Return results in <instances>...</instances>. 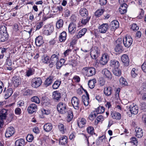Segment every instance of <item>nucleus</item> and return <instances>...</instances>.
Returning <instances> with one entry per match:
<instances>
[{"label": "nucleus", "instance_id": "f257e3e1", "mask_svg": "<svg viewBox=\"0 0 146 146\" xmlns=\"http://www.w3.org/2000/svg\"><path fill=\"white\" fill-rule=\"evenodd\" d=\"M82 73L87 77L91 76L96 74V70L94 67H85L82 70Z\"/></svg>", "mask_w": 146, "mask_h": 146}, {"label": "nucleus", "instance_id": "f03ea898", "mask_svg": "<svg viewBox=\"0 0 146 146\" xmlns=\"http://www.w3.org/2000/svg\"><path fill=\"white\" fill-rule=\"evenodd\" d=\"M57 109L60 113L64 114L67 111V107L66 105L63 102L59 103L57 106Z\"/></svg>", "mask_w": 146, "mask_h": 146}, {"label": "nucleus", "instance_id": "7ed1b4c3", "mask_svg": "<svg viewBox=\"0 0 146 146\" xmlns=\"http://www.w3.org/2000/svg\"><path fill=\"white\" fill-rule=\"evenodd\" d=\"M100 54V50L97 47H93L91 49L90 55L92 58L96 59L99 56Z\"/></svg>", "mask_w": 146, "mask_h": 146}, {"label": "nucleus", "instance_id": "20e7f679", "mask_svg": "<svg viewBox=\"0 0 146 146\" xmlns=\"http://www.w3.org/2000/svg\"><path fill=\"white\" fill-rule=\"evenodd\" d=\"M42 80L40 77H35L31 81V85L34 88H37L40 86L42 83Z\"/></svg>", "mask_w": 146, "mask_h": 146}, {"label": "nucleus", "instance_id": "39448f33", "mask_svg": "<svg viewBox=\"0 0 146 146\" xmlns=\"http://www.w3.org/2000/svg\"><path fill=\"white\" fill-rule=\"evenodd\" d=\"M72 106L74 109L78 110L80 106V101L77 97L74 96L73 97L71 100Z\"/></svg>", "mask_w": 146, "mask_h": 146}, {"label": "nucleus", "instance_id": "423d86ee", "mask_svg": "<svg viewBox=\"0 0 146 146\" xmlns=\"http://www.w3.org/2000/svg\"><path fill=\"white\" fill-rule=\"evenodd\" d=\"M123 41L124 46L126 47L129 48L132 44L133 40L131 36H128L123 38Z\"/></svg>", "mask_w": 146, "mask_h": 146}, {"label": "nucleus", "instance_id": "0eeeda50", "mask_svg": "<svg viewBox=\"0 0 146 146\" xmlns=\"http://www.w3.org/2000/svg\"><path fill=\"white\" fill-rule=\"evenodd\" d=\"M109 26L107 23H104L99 25L98 30L99 33L102 34L106 33L108 29Z\"/></svg>", "mask_w": 146, "mask_h": 146}, {"label": "nucleus", "instance_id": "6e6552de", "mask_svg": "<svg viewBox=\"0 0 146 146\" xmlns=\"http://www.w3.org/2000/svg\"><path fill=\"white\" fill-rule=\"evenodd\" d=\"M15 130L14 127L11 126L7 128L5 133L6 137H9L11 136L15 133Z\"/></svg>", "mask_w": 146, "mask_h": 146}, {"label": "nucleus", "instance_id": "1a4fd4ad", "mask_svg": "<svg viewBox=\"0 0 146 146\" xmlns=\"http://www.w3.org/2000/svg\"><path fill=\"white\" fill-rule=\"evenodd\" d=\"M11 80L12 85L15 87H17L21 83V80L18 76H13Z\"/></svg>", "mask_w": 146, "mask_h": 146}, {"label": "nucleus", "instance_id": "9d476101", "mask_svg": "<svg viewBox=\"0 0 146 146\" xmlns=\"http://www.w3.org/2000/svg\"><path fill=\"white\" fill-rule=\"evenodd\" d=\"M37 110V106L34 104H30L27 108L28 113L30 114H33L34 112H36Z\"/></svg>", "mask_w": 146, "mask_h": 146}, {"label": "nucleus", "instance_id": "9b49d317", "mask_svg": "<svg viewBox=\"0 0 146 146\" xmlns=\"http://www.w3.org/2000/svg\"><path fill=\"white\" fill-rule=\"evenodd\" d=\"M6 88H4L3 92L4 97L5 99H7L9 98L13 93L12 89L11 88H8L7 90Z\"/></svg>", "mask_w": 146, "mask_h": 146}, {"label": "nucleus", "instance_id": "f8f14e48", "mask_svg": "<svg viewBox=\"0 0 146 146\" xmlns=\"http://www.w3.org/2000/svg\"><path fill=\"white\" fill-rule=\"evenodd\" d=\"M102 74L104 78L111 79L112 78V76L111 72L106 68H105L102 70Z\"/></svg>", "mask_w": 146, "mask_h": 146}, {"label": "nucleus", "instance_id": "ddd939ff", "mask_svg": "<svg viewBox=\"0 0 146 146\" xmlns=\"http://www.w3.org/2000/svg\"><path fill=\"white\" fill-rule=\"evenodd\" d=\"M109 59V56L107 53L103 54L100 60V62L102 65H105L108 62Z\"/></svg>", "mask_w": 146, "mask_h": 146}, {"label": "nucleus", "instance_id": "4468645a", "mask_svg": "<svg viewBox=\"0 0 146 146\" xmlns=\"http://www.w3.org/2000/svg\"><path fill=\"white\" fill-rule=\"evenodd\" d=\"M113 91V88L110 86H106L104 88L103 92L104 94L107 96H109L111 95Z\"/></svg>", "mask_w": 146, "mask_h": 146}, {"label": "nucleus", "instance_id": "2eb2a0df", "mask_svg": "<svg viewBox=\"0 0 146 146\" xmlns=\"http://www.w3.org/2000/svg\"><path fill=\"white\" fill-rule=\"evenodd\" d=\"M130 111L132 114H136L138 111V108L137 105L132 104L129 106Z\"/></svg>", "mask_w": 146, "mask_h": 146}, {"label": "nucleus", "instance_id": "dca6fc26", "mask_svg": "<svg viewBox=\"0 0 146 146\" xmlns=\"http://www.w3.org/2000/svg\"><path fill=\"white\" fill-rule=\"evenodd\" d=\"M76 29V24L73 23H71L69 25L68 30L69 33L74 34Z\"/></svg>", "mask_w": 146, "mask_h": 146}, {"label": "nucleus", "instance_id": "f3484780", "mask_svg": "<svg viewBox=\"0 0 146 146\" xmlns=\"http://www.w3.org/2000/svg\"><path fill=\"white\" fill-rule=\"evenodd\" d=\"M54 77L52 76H50L45 80L44 84L46 87L51 85L54 80Z\"/></svg>", "mask_w": 146, "mask_h": 146}, {"label": "nucleus", "instance_id": "a211bd4d", "mask_svg": "<svg viewBox=\"0 0 146 146\" xmlns=\"http://www.w3.org/2000/svg\"><path fill=\"white\" fill-rule=\"evenodd\" d=\"M121 60L125 66H128L129 65V59L127 54L123 55L121 57Z\"/></svg>", "mask_w": 146, "mask_h": 146}, {"label": "nucleus", "instance_id": "6ab92c4d", "mask_svg": "<svg viewBox=\"0 0 146 146\" xmlns=\"http://www.w3.org/2000/svg\"><path fill=\"white\" fill-rule=\"evenodd\" d=\"M119 61L115 60H112L110 61V65L113 68H119Z\"/></svg>", "mask_w": 146, "mask_h": 146}, {"label": "nucleus", "instance_id": "aec40b11", "mask_svg": "<svg viewBox=\"0 0 146 146\" xmlns=\"http://www.w3.org/2000/svg\"><path fill=\"white\" fill-rule=\"evenodd\" d=\"M87 31V29L86 28H84L80 30L77 35L74 36V37L76 39H78L81 38L86 33Z\"/></svg>", "mask_w": 146, "mask_h": 146}, {"label": "nucleus", "instance_id": "412c9836", "mask_svg": "<svg viewBox=\"0 0 146 146\" xmlns=\"http://www.w3.org/2000/svg\"><path fill=\"white\" fill-rule=\"evenodd\" d=\"M127 6V4L125 3L121 4L119 8V12L121 14H123L126 12Z\"/></svg>", "mask_w": 146, "mask_h": 146}, {"label": "nucleus", "instance_id": "4be33fe9", "mask_svg": "<svg viewBox=\"0 0 146 146\" xmlns=\"http://www.w3.org/2000/svg\"><path fill=\"white\" fill-rule=\"evenodd\" d=\"M56 54H52L50 58L51 63H53V64H55L58 60L59 54L58 53H56Z\"/></svg>", "mask_w": 146, "mask_h": 146}, {"label": "nucleus", "instance_id": "5701e85b", "mask_svg": "<svg viewBox=\"0 0 146 146\" xmlns=\"http://www.w3.org/2000/svg\"><path fill=\"white\" fill-rule=\"evenodd\" d=\"M42 37L41 36H38L37 37L35 40V43L36 46H40L43 43Z\"/></svg>", "mask_w": 146, "mask_h": 146}, {"label": "nucleus", "instance_id": "b1692460", "mask_svg": "<svg viewBox=\"0 0 146 146\" xmlns=\"http://www.w3.org/2000/svg\"><path fill=\"white\" fill-rule=\"evenodd\" d=\"M52 96L54 100L56 101H57L61 98V94L60 93L56 91L53 92Z\"/></svg>", "mask_w": 146, "mask_h": 146}, {"label": "nucleus", "instance_id": "393cba45", "mask_svg": "<svg viewBox=\"0 0 146 146\" xmlns=\"http://www.w3.org/2000/svg\"><path fill=\"white\" fill-rule=\"evenodd\" d=\"M67 137L66 136L61 137L59 140L60 144L62 145H66L68 142Z\"/></svg>", "mask_w": 146, "mask_h": 146}, {"label": "nucleus", "instance_id": "a878e982", "mask_svg": "<svg viewBox=\"0 0 146 146\" xmlns=\"http://www.w3.org/2000/svg\"><path fill=\"white\" fill-rule=\"evenodd\" d=\"M136 136L137 138H140L143 135V131L142 129L139 127H136L135 129Z\"/></svg>", "mask_w": 146, "mask_h": 146}, {"label": "nucleus", "instance_id": "bb28decb", "mask_svg": "<svg viewBox=\"0 0 146 146\" xmlns=\"http://www.w3.org/2000/svg\"><path fill=\"white\" fill-rule=\"evenodd\" d=\"M66 32L63 31L60 34L58 39L60 42H64L66 39Z\"/></svg>", "mask_w": 146, "mask_h": 146}, {"label": "nucleus", "instance_id": "cd10ccee", "mask_svg": "<svg viewBox=\"0 0 146 146\" xmlns=\"http://www.w3.org/2000/svg\"><path fill=\"white\" fill-rule=\"evenodd\" d=\"M80 15L82 17L88 16V13L87 9L84 8H82L80 9L79 11Z\"/></svg>", "mask_w": 146, "mask_h": 146}, {"label": "nucleus", "instance_id": "c85d7f7f", "mask_svg": "<svg viewBox=\"0 0 146 146\" xmlns=\"http://www.w3.org/2000/svg\"><path fill=\"white\" fill-rule=\"evenodd\" d=\"M52 127L53 126L51 123H46L45 124L44 126V129L45 132H48L52 130Z\"/></svg>", "mask_w": 146, "mask_h": 146}, {"label": "nucleus", "instance_id": "c756f323", "mask_svg": "<svg viewBox=\"0 0 146 146\" xmlns=\"http://www.w3.org/2000/svg\"><path fill=\"white\" fill-rule=\"evenodd\" d=\"M7 115V110L3 109L0 111V119H6Z\"/></svg>", "mask_w": 146, "mask_h": 146}, {"label": "nucleus", "instance_id": "7c9ffc66", "mask_svg": "<svg viewBox=\"0 0 146 146\" xmlns=\"http://www.w3.org/2000/svg\"><path fill=\"white\" fill-rule=\"evenodd\" d=\"M25 145V140L23 139L17 140L15 143V146H24Z\"/></svg>", "mask_w": 146, "mask_h": 146}, {"label": "nucleus", "instance_id": "2f4dec72", "mask_svg": "<svg viewBox=\"0 0 146 146\" xmlns=\"http://www.w3.org/2000/svg\"><path fill=\"white\" fill-rule=\"evenodd\" d=\"M8 38L7 33H0V42H4L7 40Z\"/></svg>", "mask_w": 146, "mask_h": 146}, {"label": "nucleus", "instance_id": "473e14b6", "mask_svg": "<svg viewBox=\"0 0 146 146\" xmlns=\"http://www.w3.org/2000/svg\"><path fill=\"white\" fill-rule=\"evenodd\" d=\"M53 27L51 26L49 27H47L44 30L43 33L46 35H49L53 32Z\"/></svg>", "mask_w": 146, "mask_h": 146}, {"label": "nucleus", "instance_id": "72a5a7b5", "mask_svg": "<svg viewBox=\"0 0 146 146\" xmlns=\"http://www.w3.org/2000/svg\"><path fill=\"white\" fill-rule=\"evenodd\" d=\"M58 127L59 131L62 134L64 133L66 129L63 124L61 123H59L58 125Z\"/></svg>", "mask_w": 146, "mask_h": 146}, {"label": "nucleus", "instance_id": "f704fd0d", "mask_svg": "<svg viewBox=\"0 0 146 146\" xmlns=\"http://www.w3.org/2000/svg\"><path fill=\"white\" fill-rule=\"evenodd\" d=\"M105 11L104 9H100L97 10L95 13V15L97 17H100Z\"/></svg>", "mask_w": 146, "mask_h": 146}, {"label": "nucleus", "instance_id": "c9c22d12", "mask_svg": "<svg viewBox=\"0 0 146 146\" xmlns=\"http://www.w3.org/2000/svg\"><path fill=\"white\" fill-rule=\"evenodd\" d=\"M96 83V80L95 79L90 80L88 81V85L89 87L91 89L94 88L95 86V84Z\"/></svg>", "mask_w": 146, "mask_h": 146}, {"label": "nucleus", "instance_id": "e433bc0d", "mask_svg": "<svg viewBox=\"0 0 146 146\" xmlns=\"http://www.w3.org/2000/svg\"><path fill=\"white\" fill-rule=\"evenodd\" d=\"M112 117L114 119L119 120L121 118V114L118 112H115L111 114Z\"/></svg>", "mask_w": 146, "mask_h": 146}, {"label": "nucleus", "instance_id": "4c0bfd02", "mask_svg": "<svg viewBox=\"0 0 146 146\" xmlns=\"http://www.w3.org/2000/svg\"><path fill=\"white\" fill-rule=\"evenodd\" d=\"M91 17L89 16H85L82 18L81 23L82 25H85L88 23Z\"/></svg>", "mask_w": 146, "mask_h": 146}, {"label": "nucleus", "instance_id": "58836bf2", "mask_svg": "<svg viewBox=\"0 0 146 146\" xmlns=\"http://www.w3.org/2000/svg\"><path fill=\"white\" fill-rule=\"evenodd\" d=\"M61 82L60 80H56L54 82L52 85V87L54 89H58L60 86Z\"/></svg>", "mask_w": 146, "mask_h": 146}, {"label": "nucleus", "instance_id": "ea45409f", "mask_svg": "<svg viewBox=\"0 0 146 146\" xmlns=\"http://www.w3.org/2000/svg\"><path fill=\"white\" fill-rule=\"evenodd\" d=\"M119 68H115L113 69V72L114 75L117 76H119L121 75V72Z\"/></svg>", "mask_w": 146, "mask_h": 146}, {"label": "nucleus", "instance_id": "a19ab883", "mask_svg": "<svg viewBox=\"0 0 146 146\" xmlns=\"http://www.w3.org/2000/svg\"><path fill=\"white\" fill-rule=\"evenodd\" d=\"M86 120L84 118H82L78 122V125L80 127H82L84 125L86 124Z\"/></svg>", "mask_w": 146, "mask_h": 146}, {"label": "nucleus", "instance_id": "79ce46f5", "mask_svg": "<svg viewBox=\"0 0 146 146\" xmlns=\"http://www.w3.org/2000/svg\"><path fill=\"white\" fill-rule=\"evenodd\" d=\"M104 111V108L102 106H100L96 109L95 111L97 114H99L102 113Z\"/></svg>", "mask_w": 146, "mask_h": 146}, {"label": "nucleus", "instance_id": "37998d69", "mask_svg": "<svg viewBox=\"0 0 146 146\" xmlns=\"http://www.w3.org/2000/svg\"><path fill=\"white\" fill-rule=\"evenodd\" d=\"M89 99V96H83L82 97V101L83 102L84 105L86 106H88L89 104L88 100Z\"/></svg>", "mask_w": 146, "mask_h": 146}, {"label": "nucleus", "instance_id": "c03bdc74", "mask_svg": "<svg viewBox=\"0 0 146 146\" xmlns=\"http://www.w3.org/2000/svg\"><path fill=\"white\" fill-rule=\"evenodd\" d=\"M97 115L95 111L91 112L88 116V118L91 121H93L96 118Z\"/></svg>", "mask_w": 146, "mask_h": 146}, {"label": "nucleus", "instance_id": "a18cd8bd", "mask_svg": "<svg viewBox=\"0 0 146 146\" xmlns=\"http://www.w3.org/2000/svg\"><path fill=\"white\" fill-rule=\"evenodd\" d=\"M63 21L62 19L59 20L56 23V27L58 29L62 27L63 25Z\"/></svg>", "mask_w": 146, "mask_h": 146}, {"label": "nucleus", "instance_id": "49530a36", "mask_svg": "<svg viewBox=\"0 0 146 146\" xmlns=\"http://www.w3.org/2000/svg\"><path fill=\"white\" fill-rule=\"evenodd\" d=\"M131 76L133 78L136 77L138 74V72L137 70H136L135 68L132 69L131 71Z\"/></svg>", "mask_w": 146, "mask_h": 146}, {"label": "nucleus", "instance_id": "de8ad7c7", "mask_svg": "<svg viewBox=\"0 0 146 146\" xmlns=\"http://www.w3.org/2000/svg\"><path fill=\"white\" fill-rule=\"evenodd\" d=\"M64 60L63 59H61L60 61H58L56 62V67L57 69H60L62 67V66L64 64Z\"/></svg>", "mask_w": 146, "mask_h": 146}, {"label": "nucleus", "instance_id": "09e8293b", "mask_svg": "<svg viewBox=\"0 0 146 146\" xmlns=\"http://www.w3.org/2000/svg\"><path fill=\"white\" fill-rule=\"evenodd\" d=\"M32 102H35V103L39 104L40 103V100L39 98L37 96H35L31 99Z\"/></svg>", "mask_w": 146, "mask_h": 146}, {"label": "nucleus", "instance_id": "8fccbe9b", "mask_svg": "<svg viewBox=\"0 0 146 146\" xmlns=\"http://www.w3.org/2000/svg\"><path fill=\"white\" fill-rule=\"evenodd\" d=\"M110 25H112L117 28L119 26V24L117 21L114 20L111 22Z\"/></svg>", "mask_w": 146, "mask_h": 146}, {"label": "nucleus", "instance_id": "3c124183", "mask_svg": "<svg viewBox=\"0 0 146 146\" xmlns=\"http://www.w3.org/2000/svg\"><path fill=\"white\" fill-rule=\"evenodd\" d=\"M42 62L44 63H48L49 62L50 58L48 56H44L42 59Z\"/></svg>", "mask_w": 146, "mask_h": 146}, {"label": "nucleus", "instance_id": "603ef678", "mask_svg": "<svg viewBox=\"0 0 146 146\" xmlns=\"http://www.w3.org/2000/svg\"><path fill=\"white\" fill-rule=\"evenodd\" d=\"M87 130L88 133L91 135H92L95 134L94 131V128L90 126L88 127Z\"/></svg>", "mask_w": 146, "mask_h": 146}, {"label": "nucleus", "instance_id": "864d4df0", "mask_svg": "<svg viewBox=\"0 0 146 146\" xmlns=\"http://www.w3.org/2000/svg\"><path fill=\"white\" fill-rule=\"evenodd\" d=\"M115 50L117 52H121L123 51L122 46L121 45H116Z\"/></svg>", "mask_w": 146, "mask_h": 146}, {"label": "nucleus", "instance_id": "5fc2aeb1", "mask_svg": "<svg viewBox=\"0 0 146 146\" xmlns=\"http://www.w3.org/2000/svg\"><path fill=\"white\" fill-rule=\"evenodd\" d=\"M119 82L122 85L125 86L127 85V82L126 80L123 77H121L119 79Z\"/></svg>", "mask_w": 146, "mask_h": 146}, {"label": "nucleus", "instance_id": "6e6d98bb", "mask_svg": "<svg viewBox=\"0 0 146 146\" xmlns=\"http://www.w3.org/2000/svg\"><path fill=\"white\" fill-rule=\"evenodd\" d=\"M34 71L33 69L31 68L29 69L26 72V75L27 76L29 77L33 75L34 74Z\"/></svg>", "mask_w": 146, "mask_h": 146}, {"label": "nucleus", "instance_id": "4d7b16f0", "mask_svg": "<svg viewBox=\"0 0 146 146\" xmlns=\"http://www.w3.org/2000/svg\"><path fill=\"white\" fill-rule=\"evenodd\" d=\"M7 33L6 27L4 26H1L0 28V33Z\"/></svg>", "mask_w": 146, "mask_h": 146}, {"label": "nucleus", "instance_id": "13d9d810", "mask_svg": "<svg viewBox=\"0 0 146 146\" xmlns=\"http://www.w3.org/2000/svg\"><path fill=\"white\" fill-rule=\"evenodd\" d=\"M43 25V22H40L37 23L36 25V30H39L42 27Z\"/></svg>", "mask_w": 146, "mask_h": 146}, {"label": "nucleus", "instance_id": "bf43d9fd", "mask_svg": "<svg viewBox=\"0 0 146 146\" xmlns=\"http://www.w3.org/2000/svg\"><path fill=\"white\" fill-rule=\"evenodd\" d=\"M34 139V137L32 134H29L27 136L26 139L27 141L31 142Z\"/></svg>", "mask_w": 146, "mask_h": 146}, {"label": "nucleus", "instance_id": "052dcab7", "mask_svg": "<svg viewBox=\"0 0 146 146\" xmlns=\"http://www.w3.org/2000/svg\"><path fill=\"white\" fill-rule=\"evenodd\" d=\"M131 29L133 31H136L139 29V28L136 24L133 23L131 25Z\"/></svg>", "mask_w": 146, "mask_h": 146}, {"label": "nucleus", "instance_id": "680f3d73", "mask_svg": "<svg viewBox=\"0 0 146 146\" xmlns=\"http://www.w3.org/2000/svg\"><path fill=\"white\" fill-rule=\"evenodd\" d=\"M73 117V114L71 111L69 112L67 116V121L69 122L71 121Z\"/></svg>", "mask_w": 146, "mask_h": 146}, {"label": "nucleus", "instance_id": "e2e57ef3", "mask_svg": "<svg viewBox=\"0 0 146 146\" xmlns=\"http://www.w3.org/2000/svg\"><path fill=\"white\" fill-rule=\"evenodd\" d=\"M130 142L133 143L134 145H137V141L136 138L132 137L130 138Z\"/></svg>", "mask_w": 146, "mask_h": 146}, {"label": "nucleus", "instance_id": "0e129e2a", "mask_svg": "<svg viewBox=\"0 0 146 146\" xmlns=\"http://www.w3.org/2000/svg\"><path fill=\"white\" fill-rule=\"evenodd\" d=\"M104 119V117L102 115L98 116L96 118V120H97V123H98L99 122L103 121Z\"/></svg>", "mask_w": 146, "mask_h": 146}, {"label": "nucleus", "instance_id": "69168bd1", "mask_svg": "<svg viewBox=\"0 0 146 146\" xmlns=\"http://www.w3.org/2000/svg\"><path fill=\"white\" fill-rule=\"evenodd\" d=\"M70 73L66 72L63 75V78L64 80H66L69 79L70 77Z\"/></svg>", "mask_w": 146, "mask_h": 146}, {"label": "nucleus", "instance_id": "338daca9", "mask_svg": "<svg viewBox=\"0 0 146 146\" xmlns=\"http://www.w3.org/2000/svg\"><path fill=\"white\" fill-rule=\"evenodd\" d=\"M12 62L11 60L9 58H7L6 62V64L8 66H10L12 65Z\"/></svg>", "mask_w": 146, "mask_h": 146}, {"label": "nucleus", "instance_id": "774afa93", "mask_svg": "<svg viewBox=\"0 0 146 146\" xmlns=\"http://www.w3.org/2000/svg\"><path fill=\"white\" fill-rule=\"evenodd\" d=\"M141 109L144 111H146V104L143 103H141Z\"/></svg>", "mask_w": 146, "mask_h": 146}]
</instances>
